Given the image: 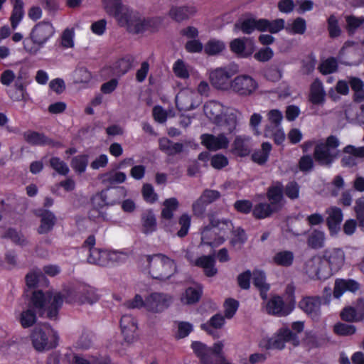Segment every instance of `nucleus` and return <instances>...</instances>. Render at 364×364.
<instances>
[{
	"label": "nucleus",
	"instance_id": "1",
	"mask_svg": "<svg viewBox=\"0 0 364 364\" xmlns=\"http://www.w3.org/2000/svg\"><path fill=\"white\" fill-rule=\"evenodd\" d=\"M100 299L95 289L92 287H83L76 291L68 290L64 293L41 291H36L31 297L32 306L43 314L47 313V316L50 319H55L58 315L59 309L63 304V299L67 303L77 302L80 304H92Z\"/></svg>",
	"mask_w": 364,
	"mask_h": 364
},
{
	"label": "nucleus",
	"instance_id": "2",
	"mask_svg": "<svg viewBox=\"0 0 364 364\" xmlns=\"http://www.w3.org/2000/svg\"><path fill=\"white\" fill-rule=\"evenodd\" d=\"M107 14L114 16L118 24L126 28V29L132 33H143L152 28L156 23L154 19H146L139 13L123 5L122 2L118 4L112 9V12Z\"/></svg>",
	"mask_w": 364,
	"mask_h": 364
},
{
	"label": "nucleus",
	"instance_id": "3",
	"mask_svg": "<svg viewBox=\"0 0 364 364\" xmlns=\"http://www.w3.org/2000/svg\"><path fill=\"white\" fill-rule=\"evenodd\" d=\"M284 28V20L282 18L269 21L264 18L256 19L249 18L237 21L235 24V29L240 30L245 34H250L255 30L276 33Z\"/></svg>",
	"mask_w": 364,
	"mask_h": 364
},
{
	"label": "nucleus",
	"instance_id": "4",
	"mask_svg": "<svg viewBox=\"0 0 364 364\" xmlns=\"http://www.w3.org/2000/svg\"><path fill=\"white\" fill-rule=\"evenodd\" d=\"M149 267V274L152 278L166 280L176 272L174 261L162 254L146 256Z\"/></svg>",
	"mask_w": 364,
	"mask_h": 364
},
{
	"label": "nucleus",
	"instance_id": "5",
	"mask_svg": "<svg viewBox=\"0 0 364 364\" xmlns=\"http://www.w3.org/2000/svg\"><path fill=\"white\" fill-rule=\"evenodd\" d=\"M338 139L331 135L327 137L325 142L319 141L314 148V157L322 166H331L338 157L339 146Z\"/></svg>",
	"mask_w": 364,
	"mask_h": 364
},
{
	"label": "nucleus",
	"instance_id": "6",
	"mask_svg": "<svg viewBox=\"0 0 364 364\" xmlns=\"http://www.w3.org/2000/svg\"><path fill=\"white\" fill-rule=\"evenodd\" d=\"M33 348L37 351H43L55 348L58 337L56 332L47 326H37L31 333Z\"/></svg>",
	"mask_w": 364,
	"mask_h": 364
},
{
	"label": "nucleus",
	"instance_id": "7",
	"mask_svg": "<svg viewBox=\"0 0 364 364\" xmlns=\"http://www.w3.org/2000/svg\"><path fill=\"white\" fill-rule=\"evenodd\" d=\"M258 88L257 81L249 75H240L231 80L230 89L240 97L251 96Z\"/></svg>",
	"mask_w": 364,
	"mask_h": 364
},
{
	"label": "nucleus",
	"instance_id": "8",
	"mask_svg": "<svg viewBox=\"0 0 364 364\" xmlns=\"http://www.w3.org/2000/svg\"><path fill=\"white\" fill-rule=\"evenodd\" d=\"M237 73V70L230 68H218L210 73V82L217 89L228 90L231 88L230 78Z\"/></svg>",
	"mask_w": 364,
	"mask_h": 364
},
{
	"label": "nucleus",
	"instance_id": "9",
	"mask_svg": "<svg viewBox=\"0 0 364 364\" xmlns=\"http://www.w3.org/2000/svg\"><path fill=\"white\" fill-rule=\"evenodd\" d=\"M28 79L27 73L23 70H19L17 75H16L14 87L7 91L9 97L12 100L26 102L28 100L29 96L26 89L28 84Z\"/></svg>",
	"mask_w": 364,
	"mask_h": 364
},
{
	"label": "nucleus",
	"instance_id": "10",
	"mask_svg": "<svg viewBox=\"0 0 364 364\" xmlns=\"http://www.w3.org/2000/svg\"><path fill=\"white\" fill-rule=\"evenodd\" d=\"M171 300L168 294L154 292L146 298V309L153 312H161L168 307Z\"/></svg>",
	"mask_w": 364,
	"mask_h": 364
},
{
	"label": "nucleus",
	"instance_id": "11",
	"mask_svg": "<svg viewBox=\"0 0 364 364\" xmlns=\"http://www.w3.org/2000/svg\"><path fill=\"white\" fill-rule=\"evenodd\" d=\"M200 140L202 145L213 151L225 149L230 144V140L224 133H220L216 136L211 134H203L200 136Z\"/></svg>",
	"mask_w": 364,
	"mask_h": 364
},
{
	"label": "nucleus",
	"instance_id": "12",
	"mask_svg": "<svg viewBox=\"0 0 364 364\" xmlns=\"http://www.w3.org/2000/svg\"><path fill=\"white\" fill-rule=\"evenodd\" d=\"M54 28L48 22H41L33 28L31 38L33 43L42 46L53 36Z\"/></svg>",
	"mask_w": 364,
	"mask_h": 364
},
{
	"label": "nucleus",
	"instance_id": "13",
	"mask_svg": "<svg viewBox=\"0 0 364 364\" xmlns=\"http://www.w3.org/2000/svg\"><path fill=\"white\" fill-rule=\"evenodd\" d=\"M345 252L341 248L327 249L324 251L323 259L326 262L332 272H336L345 262Z\"/></svg>",
	"mask_w": 364,
	"mask_h": 364
},
{
	"label": "nucleus",
	"instance_id": "14",
	"mask_svg": "<svg viewBox=\"0 0 364 364\" xmlns=\"http://www.w3.org/2000/svg\"><path fill=\"white\" fill-rule=\"evenodd\" d=\"M230 48L232 53L242 58L249 57L255 50L252 40L247 38L232 40L230 43Z\"/></svg>",
	"mask_w": 364,
	"mask_h": 364
},
{
	"label": "nucleus",
	"instance_id": "15",
	"mask_svg": "<svg viewBox=\"0 0 364 364\" xmlns=\"http://www.w3.org/2000/svg\"><path fill=\"white\" fill-rule=\"evenodd\" d=\"M120 327L124 341L131 343L136 338L137 323L134 317L130 315H124L120 320Z\"/></svg>",
	"mask_w": 364,
	"mask_h": 364
},
{
	"label": "nucleus",
	"instance_id": "16",
	"mask_svg": "<svg viewBox=\"0 0 364 364\" xmlns=\"http://www.w3.org/2000/svg\"><path fill=\"white\" fill-rule=\"evenodd\" d=\"M326 225L331 235H336L341 229L343 213L341 208L331 206L326 210Z\"/></svg>",
	"mask_w": 364,
	"mask_h": 364
},
{
	"label": "nucleus",
	"instance_id": "17",
	"mask_svg": "<svg viewBox=\"0 0 364 364\" xmlns=\"http://www.w3.org/2000/svg\"><path fill=\"white\" fill-rule=\"evenodd\" d=\"M299 307L314 319H318L321 314V298L307 296L299 302Z\"/></svg>",
	"mask_w": 364,
	"mask_h": 364
},
{
	"label": "nucleus",
	"instance_id": "18",
	"mask_svg": "<svg viewBox=\"0 0 364 364\" xmlns=\"http://www.w3.org/2000/svg\"><path fill=\"white\" fill-rule=\"evenodd\" d=\"M196 94L188 90H182L176 97V107L179 110L189 111L198 106L194 101Z\"/></svg>",
	"mask_w": 364,
	"mask_h": 364
},
{
	"label": "nucleus",
	"instance_id": "19",
	"mask_svg": "<svg viewBox=\"0 0 364 364\" xmlns=\"http://www.w3.org/2000/svg\"><path fill=\"white\" fill-rule=\"evenodd\" d=\"M283 193L284 190L280 183L269 187L267 191L269 203L278 212L282 210L284 205Z\"/></svg>",
	"mask_w": 364,
	"mask_h": 364
},
{
	"label": "nucleus",
	"instance_id": "20",
	"mask_svg": "<svg viewBox=\"0 0 364 364\" xmlns=\"http://www.w3.org/2000/svg\"><path fill=\"white\" fill-rule=\"evenodd\" d=\"M252 149L251 137L246 135H237L232 142V152L240 157L248 156Z\"/></svg>",
	"mask_w": 364,
	"mask_h": 364
},
{
	"label": "nucleus",
	"instance_id": "21",
	"mask_svg": "<svg viewBox=\"0 0 364 364\" xmlns=\"http://www.w3.org/2000/svg\"><path fill=\"white\" fill-rule=\"evenodd\" d=\"M38 216L41 218V224L37 229L38 233L43 235L50 232L56 223L54 213L50 210H40Z\"/></svg>",
	"mask_w": 364,
	"mask_h": 364
},
{
	"label": "nucleus",
	"instance_id": "22",
	"mask_svg": "<svg viewBox=\"0 0 364 364\" xmlns=\"http://www.w3.org/2000/svg\"><path fill=\"white\" fill-rule=\"evenodd\" d=\"M196 13L193 6H173L168 11V16L176 22H181L188 20Z\"/></svg>",
	"mask_w": 364,
	"mask_h": 364
},
{
	"label": "nucleus",
	"instance_id": "23",
	"mask_svg": "<svg viewBox=\"0 0 364 364\" xmlns=\"http://www.w3.org/2000/svg\"><path fill=\"white\" fill-rule=\"evenodd\" d=\"M266 309L268 314L279 316H287L291 311V309L285 306L283 299L279 296L272 297L267 303Z\"/></svg>",
	"mask_w": 364,
	"mask_h": 364
},
{
	"label": "nucleus",
	"instance_id": "24",
	"mask_svg": "<svg viewBox=\"0 0 364 364\" xmlns=\"http://www.w3.org/2000/svg\"><path fill=\"white\" fill-rule=\"evenodd\" d=\"M309 100L316 105H323L326 101V92L323 83L318 79L311 85Z\"/></svg>",
	"mask_w": 364,
	"mask_h": 364
},
{
	"label": "nucleus",
	"instance_id": "25",
	"mask_svg": "<svg viewBox=\"0 0 364 364\" xmlns=\"http://www.w3.org/2000/svg\"><path fill=\"white\" fill-rule=\"evenodd\" d=\"M360 288V284L353 279H338L335 282L333 296L339 298L346 291L355 292Z\"/></svg>",
	"mask_w": 364,
	"mask_h": 364
},
{
	"label": "nucleus",
	"instance_id": "26",
	"mask_svg": "<svg viewBox=\"0 0 364 364\" xmlns=\"http://www.w3.org/2000/svg\"><path fill=\"white\" fill-rule=\"evenodd\" d=\"M215 124L225 135L231 134L236 129L237 125V116L232 112L223 114Z\"/></svg>",
	"mask_w": 364,
	"mask_h": 364
},
{
	"label": "nucleus",
	"instance_id": "27",
	"mask_svg": "<svg viewBox=\"0 0 364 364\" xmlns=\"http://www.w3.org/2000/svg\"><path fill=\"white\" fill-rule=\"evenodd\" d=\"M215 264V260L212 255H204L196 259L194 261V265L203 268L204 274L208 277H214L217 274L218 269Z\"/></svg>",
	"mask_w": 364,
	"mask_h": 364
},
{
	"label": "nucleus",
	"instance_id": "28",
	"mask_svg": "<svg viewBox=\"0 0 364 364\" xmlns=\"http://www.w3.org/2000/svg\"><path fill=\"white\" fill-rule=\"evenodd\" d=\"M23 138L27 143L33 146H41L46 144H52L53 146H60L59 142L53 143L51 139L46 137L43 134L37 132H26L23 134Z\"/></svg>",
	"mask_w": 364,
	"mask_h": 364
},
{
	"label": "nucleus",
	"instance_id": "29",
	"mask_svg": "<svg viewBox=\"0 0 364 364\" xmlns=\"http://www.w3.org/2000/svg\"><path fill=\"white\" fill-rule=\"evenodd\" d=\"M216 235L217 233L215 230L213 228V226L210 223V225L206 226L201 232V243L210 246H218L223 243L225 241L223 236Z\"/></svg>",
	"mask_w": 364,
	"mask_h": 364
},
{
	"label": "nucleus",
	"instance_id": "30",
	"mask_svg": "<svg viewBox=\"0 0 364 364\" xmlns=\"http://www.w3.org/2000/svg\"><path fill=\"white\" fill-rule=\"evenodd\" d=\"M203 111L207 117L215 124L223 115V106L218 101L210 100L204 105Z\"/></svg>",
	"mask_w": 364,
	"mask_h": 364
},
{
	"label": "nucleus",
	"instance_id": "31",
	"mask_svg": "<svg viewBox=\"0 0 364 364\" xmlns=\"http://www.w3.org/2000/svg\"><path fill=\"white\" fill-rule=\"evenodd\" d=\"M254 286L260 291V296L263 300L267 299V292L269 290V284L266 282V276L264 272L255 270L252 273Z\"/></svg>",
	"mask_w": 364,
	"mask_h": 364
},
{
	"label": "nucleus",
	"instance_id": "32",
	"mask_svg": "<svg viewBox=\"0 0 364 364\" xmlns=\"http://www.w3.org/2000/svg\"><path fill=\"white\" fill-rule=\"evenodd\" d=\"M111 204L107 200V195L105 191H102L100 193L95 196L92 198L93 210L90 213L91 218L102 217L104 218V213L100 210L106 205Z\"/></svg>",
	"mask_w": 364,
	"mask_h": 364
},
{
	"label": "nucleus",
	"instance_id": "33",
	"mask_svg": "<svg viewBox=\"0 0 364 364\" xmlns=\"http://www.w3.org/2000/svg\"><path fill=\"white\" fill-rule=\"evenodd\" d=\"M134 63V58L127 55L117 61L112 65L113 73L117 76H122L132 68Z\"/></svg>",
	"mask_w": 364,
	"mask_h": 364
},
{
	"label": "nucleus",
	"instance_id": "34",
	"mask_svg": "<svg viewBox=\"0 0 364 364\" xmlns=\"http://www.w3.org/2000/svg\"><path fill=\"white\" fill-rule=\"evenodd\" d=\"M141 222L142 225V232L146 234H150L156 230V218L151 210H146L141 214Z\"/></svg>",
	"mask_w": 364,
	"mask_h": 364
},
{
	"label": "nucleus",
	"instance_id": "35",
	"mask_svg": "<svg viewBox=\"0 0 364 364\" xmlns=\"http://www.w3.org/2000/svg\"><path fill=\"white\" fill-rule=\"evenodd\" d=\"M294 259L293 252L282 250L276 252L272 257V262L277 266L289 267L292 265Z\"/></svg>",
	"mask_w": 364,
	"mask_h": 364
},
{
	"label": "nucleus",
	"instance_id": "36",
	"mask_svg": "<svg viewBox=\"0 0 364 364\" xmlns=\"http://www.w3.org/2000/svg\"><path fill=\"white\" fill-rule=\"evenodd\" d=\"M159 148L168 156H173L183 151V144L174 143L167 138H163L159 140Z\"/></svg>",
	"mask_w": 364,
	"mask_h": 364
},
{
	"label": "nucleus",
	"instance_id": "37",
	"mask_svg": "<svg viewBox=\"0 0 364 364\" xmlns=\"http://www.w3.org/2000/svg\"><path fill=\"white\" fill-rule=\"evenodd\" d=\"M87 262L93 264L107 266V250H102L97 248L90 249Z\"/></svg>",
	"mask_w": 364,
	"mask_h": 364
},
{
	"label": "nucleus",
	"instance_id": "38",
	"mask_svg": "<svg viewBox=\"0 0 364 364\" xmlns=\"http://www.w3.org/2000/svg\"><path fill=\"white\" fill-rule=\"evenodd\" d=\"M223 344L222 342L215 343L205 359L210 364H222L225 361V357L223 354ZM205 364V363H203Z\"/></svg>",
	"mask_w": 364,
	"mask_h": 364
},
{
	"label": "nucleus",
	"instance_id": "39",
	"mask_svg": "<svg viewBox=\"0 0 364 364\" xmlns=\"http://www.w3.org/2000/svg\"><path fill=\"white\" fill-rule=\"evenodd\" d=\"M277 212L269 203H259L255 205L252 215L256 219H264Z\"/></svg>",
	"mask_w": 364,
	"mask_h": 364
},
{
	"label": "nucleus",
	"instance_id": "40",
	"mask_svg": "<svg viewBox=\"0 0 364 364\" xmlns=\"http://www.w3.org/2000/svg\"><path fill=\"white\" fill-rule=\"evenodd\" d=\"M210 224L213 228L215 230L217 235L223 236L224 238L225 235L233 228L231 221L227 219L211 218Z\"/></svg>",
	"mask_w": 364,
	"mask_h": 364
},
{
	"label": "nucleus",
	"instance_id": "41",
	"mask_svg": "<svg viewBox=\"0 0 364 364\" xmlns=\"http://www.w3.org/2000/svg\"><path fill=\"white\" fill-rule=\"evenodd\" d=\"M271 150L272 144L269 142H264L262 144L261 149L252 154V159L259 165L264 164L268 160Z\"/></svg>",
	"mask_w": 364,
	"mask_h": 364
},
{
	"label": "nucleus",
	"instance_id": "42",
	"mask_svg": "<svg viewBox=\"0 0 364 364\" xmlns=\"http://www.w3.org/2000/svg\"><path fill=\"white\" fill-rule=\"evenodd\" d=\"M225 323V318L220 314H217L212 316L208 322L205 323H203L201 325V328L205 331L208 334L215 336V331L212 329L214 328H221Z\"/></svg>",
	"mask_w": 364,
	"mask_h": 364
},
{
	"label": "nucleus",
	"instance_id": "43",
	"mask_svg": "<svg viewBox=\"0 0 364 364\" xmlns=\"http://www.w3.org/2000/svg\"><path fill=\"white\" fill-rule=\"evenodd\" d=\"M163 205L161 218L171 220L173 217V212L178 209L179 203L176 198H170L164 200Z\"/></svg>",
	"mask_w": 364,
	"mask_h": 364
},
{
	"label": "nucleus",
	"instance_id": "44",
	"mask_svg": "<svg viewBox=\"0 0 364 364\" xmlns=\"http://www.w3.org/2000/svg\"><path fill=\"white\" fill-rule=\"evenodd\" d=\"M101 178L103 183L114 185L124 182L127 176L124 172L112 171L102 174Z\"/></svg>",
	"mask_w": 364,
	"mask_h": 364
},
{
	"label": "nucleus",
	"instance_id": "45",
	"mask_svg": "<svg viewBox=\"0 0 364 364\" xmlns=\"http://www.w3.org/2000/svg\"><path fill=\"white\" fill-rule=\"evenodd\" d=\"M2 237L10 239L14 244L21 247H25L29 244L26 237L14 228H9Z\"/></svg>",
	"mask_w": 364,
	"mask_h": 364
},
{
	"label": "nucleus",
	"instance_id": "46",
	"mask_svg": "<svg viewBox=\"0 0 364 364\" xmlns=\"http://www.w3.org/2000/svg\"><path fill=\"white\" fill-rule=\"evenodd\" d=\"M325 234L320 230H314L308 238V245L313 249H320L324 246Z\"/></svg>",
	"mask_w": 364,
	"mask_h": 364
},
{
	"label": "nucleus",
	"instance_id": "47",
	"mask_svg": "<svg viewBox=\"0 0 364 364\" xmlns=\"http://www.w3.org/2000/svg\"><path fill=\"white\" fill-rule=\"evenodd\" d=\"M201 289L198 287H188L181 296V301L186 304H191L198 301L201 296Z\"/></svg>",
	"mask_w": 364,
	"mask_h": 364
},
{
	"label": "nucleus",
	"instance_id": "48",
	"mask_svg": "<svg viewBox=\"0 0 364 364\" xmlns=\"http://www.w3.org/2000/svg\"><path fill=\"white\" fill-rule=\"evenodd\" d=\"M23 16V3L21 0H15L12 14L11 16V24L15 29Z\"/></svg>",
	"mask_w": 364,
	"mask_h": 364
},
{
	"label": "nucleus",
	"instance_id": "49",
	"mask_svg": "<svg viewBox=\"0 0 364 364\" xmlns=\"http://www.w3.org/2000/svg\"><path fill=\"white\" fill-rule=\"evenodd\" d=\"M357 328L353 324L338 322L333 326V332L340 336H349L356 333Z\"/></svg>",
	"mask_w": 364,
	"mask_h": 364
},
{
	"label": "nucleus",
	"instance_id": "50",
	"mask_svg": "<svg viewBox=\"0 0 364 364\" xmlns=\"http://www.w3.org/2000/svg\"><path fill=\"white\" fill-rule=\"evenodd\" d=\"M36 321V315L32 309L23 311L19 316V322L24 328L32 326Z\"/></svg>",
	"mask_w": 364,
	"mask_h": 364
},
{
	"label": "nucleus",
	"instance_id": "51",
	"mask_svg": "<svg viewBox=\"0 0 364 364\" xmlns=\"http://www.w3.org/2000/svg\"><path fill=\"white\" fill-rule=\"evenodd\" d=\"M264 136L266 137L273 138L275 144L278 145L282 144L285 139L284 132L279 127L273 128L269 126H266L264 129Z\"/></svg>",
	"mask_w": 364,
	"mask_h": 364
},
{
	"label": "nucleus",
	"instance_id": "52",
	"mask_svg": "<svg viewBox=\"0 0 364 364\" xmlns=\"http://www.w3.org/2000/svg\"><path fill=\"white\" fill-rule=\"evenodd\" d=\"M349 85L354 91L355 101H358L364 97V83L358 77H351L349 79Z\"/></svg>",
	"mask_w": 364,
	"mask_h": 364
},
{
	"label": "nucleus",
	"instance_id": "53",
	"mask_svg": "<svg viewBox=\"0 0 364 364\" xmlns=\"http://www.w3.org/2000/svg\"><path fill=\"white\" fill-rule=\"evenodd\" d=\"M341 319L346 322L353 323L358 322L363 319L357 313L355 308L352 306H346L340 313Z\"/></svg>",
	"mask_w": 364,
	"mask_h": 364
},
{
	"label": "nucleus",
	"instance_id": "54",
	"mask_svg": "<svg viewBox=\"0 0 364 364\" xmlns=\"http://www.w3.org/2000/svg\"><path fill=\"white\" fill-rule=\"evenodd\" d=\"M306 28V21L302 18H296L291 24H288L285 29L288 33L294 34H303Z\"/></svg>",
	"mask_w": 364,
	"mask_h": 364
},
{
	"label": "nucleus",
	"instance_id": "55",
	"mask_svg": "<svg viewBox=\"0 0 364 364\" xmlns=\"http://www.w3.org/2000/svg\"><path fill=\"white\" fill-rule=\"evenodd\" d=\"M191 347L202 363L210 364L205 359V357L208 354L209 350H210L212 348H208L205 344L199 341L193 342Z\"/></svg>",
	"mask_w": 364,
	"mask_h": 364
},
{
	"label": "nucleus",
	"instance_id": "56",
	"mask_svg": "<svg viewBox=\"0 0 364 364\" xmlns=\"http://www.w3.org/2000/svg\"><path fill=\"white\" fill-rule=\"evenodd\" d=\"M354 211L359 228L364 231V197H360L355 200Z\"/></svg>",
	"mask_w": 364,
	"mask_h": 364
},
{
	"label": "nucleus",
	"instance_id": "57",
	"mask_svg": "<svg viewBox=\"0 0 364 364\" xmlns=\"http://www.w3.org/2000/svg\"><path fill=\"white\" fill-rule=\"evenodd\" d=\"M346 21V29L350 33H353L356 29L364 24V17H356L353 15H348L345 17Z\"/></svg>",
	"mask_w": 364,
	"mask_h": 364
},
{
	"label": "nucleus",
	"instance_id": "58",
	"mask_svg": "<svg viewBox=\"0 0 364 364\" xmlns=\"http://www.w3.org/2000/svg\"><path fill=\"white\" fill-rule=\"evenodd\" d=\"M88 164L87 156L78 155L73 158L71 161V167L79 173L85 171L86 167Z\"/></svg>",
	"mask_w": 364,
	"mask_h": 364
},
{
	"label": "nucleus",
	"instance_id": "59",
	"mask_svg": "<svg viewBox=\"0 0 364 364\" xmlns=\"http://www.w3.org/2000/svg\"><path fill=\"white\" fill-rule=\"evenodd\" d=\"M191 218L187 213H183L178 219V224L181 226L180 230L177 232L179 237H184L188 232L191 226Z\"/></svg>",
	"mask_w": 364,
	"mask_h": 364
},
{
	"label": "nucleus",
	"instance_id": "60",
	"mask_svg": "<svg viewBox=\"0 0 364 364\" xmlns=\"http://www.w3.org/2000/svg\"><path fill=\"white\" fill-rule=\"evenodd\" d=\"M337 68V60L334 58H330L322 62L318 69L322 74L328 75L336 71Z\"/></svg>",
	"mask_w": 364,
	"mask_h": 364
},
{
	"label": "nucleus",
	"instance_id": "61",
	"mask_svg": "<svg viewBox=\"0 0 364 364\" xmlns=\"http://www.w3.org/2000/svg\"><path fill=\"white\" fill-rule=\"evenodd\" d=\"M267 120L269 123L267 126L273 128H278L281 125L283 119V114L281 111L278 109H272L267 113Z\"/></svg>",
	"mask_w": 364,
	"mask_h": 364
},
{
	"label": "nucleus",
	"instance_id": "62",
	"mask_svg": "<svg viewBox=\"0 0 364 364\" xmlns=\"http://www.w3.org/2000/svg\"><path fill=\"white\" fill-rule=\"evenodd\" d=\"M50 165L59 174L65 176L69 172L68 165L58 157H52L50 159Z\"/></svg>",
	"mask_w": 364,
	"mask_h": 364
},
{
	"label": "nucleus",
	"instance_id": "63",
	"mask_svg": "<svg viewBox=\"0 0 364 364\" xmlns=\"http://www.w3.org/2000/svg\"><path fill=\"white\" fill-rule=\"evenodd\" d=\"M328 31L331 38L338 37L341 33L338 19L335 15H331L328 18Z\"/></svg>",
	"mask_w": 364,
	"mask_h": 364
},
{
	"label": "nucleus",
	"instance_id": "64",
	"mask_svg": "<svg viewBox=\"0 0 364 364\" xmlns=\"http://www.w3.org/2000/svg\"><path fill=\"white\" fill-rule=\"evenodd\" d=\"M319 266V257H313L305 264V271L311 279H316V273Z\"/></svg>",
	"mask_w": 364,
	"mask_h": 364
}]
</instances>
